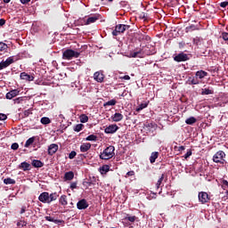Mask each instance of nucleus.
Wrapping results in <instances>:
<instances>
[{"label": "nucleus", "instance_id": "obj_1", "mask_svg": "<svg viewBox=\"0 0 228 228\" xmlns=\"http://www.w3.org/2000/svg\"><path fill=\"white\" fill-rule=\"evenodd\" d=\"M115 156V146H108L101 154L100 159H111Z\"/></svg>", "mask_w": 228, "mask_h": 228}, {"label": "nucleus", "instance_id": "obj_2", "mask_svg": "<svg viewBox=\"0 0 228 228\" xmlns=\"http://www.w3.org/2000/svg\"><path fill=\"white\" fill-rule=\"evenodd\" d=\"M80 53L76 52L72 49H67L62 53L63 60H72V58H79Z\"/></svg>", "mask_w": 228, "mask_h": 228}, {"label": "nucleus", "instance_id": "obj_3", "mask_svg": "<svg viewBox=\"0 0 228 228\" xmlns=\"http://www.w3.org/2000/svg\"><path fill=\"white\" fill-rule=\"evenodd\" d=\"M134 222H138V216H133L131 214H126L124 218H123V224H126L128 225L130 228H133V224Z\"/></svg>", "mask_w": 228, "mask_h": 228}, {"label": "nucleus", "instance_id": "obj_4", "mask_svg": "<svg viewBox=\"0 0 228 228\" xmlns=\"http://www.w3.org/2000/svg\"><path fill=\"white\" fill-rule=\"evenodd\" d=\"M214 163H220V165H224L225 163V152L224 151H217L213 156Z\"/></svg>", "mask_w": 228, "mask_h": 228}, {"label": "nucleus", "instance_id": "obj_5", "mask_svg": "<svg viewBox=\"0 0 228 228\" xmlns=\"http://www.w3.org/2000/svg\"><path fill=\"white\" fill-rule=\"evenodd\" d=\"M19 58L15 56H11L7 58L5 61H2L0 62V70H3L4 69H7V67H10L12 63H15V61H18Z\"/></svg>", "mask_w": 228, "mask_h": 228}, {"label": "nucleus", "instance_id": "obj_6", "mask_svg": "<svg viewBox=\"0 0 228 228\" xmlns=\"http://www.w3.org/2000/svg\"><path fill=\"white\" fill-rule=\"evenodd\" d=\"M131 26L124 25V24H118L115 27V29L112 31L113 37H118L120 33H124L126 29H129Z\"/></svg>", "mask_w": 228, "mask_h": 228}, {"label": "nucleus", "instance_id": "obj_7", "mask_svg": "<svg viewBox=\"0 0 228 228\" xmlns=\"http://www.w3.org/2000/svg\"><path fill=\"white\" fill-rule=\"evenodd\" d=\"M199 200L201 204H208L209 200H211V198H209V194L206 191H200L198 195Z\"/></svg>", "mask_w": 228, "mask_h": 228}, {"label": "nucleus", "instance_id": "obj_8", "mask_svg": "<svg viewBox=\"0 0 228 228\" xmlns=\"http://www.w3.org/2000/svg\"><path fill=\"white\" fill-rule=\"evenodd\" d=\"M101 20V14H93L87 18V20L85 22V26H90V24H94V22H97V20Z\"/></svg>", "mask_w": 228, "mask_h": 228}, {"label": "nucleus", "instance_id": "obj_9", "mask_svg": "<svg viewBox=\"0 0 228 228\" xmlns=\"http://www.w3.org/2000/svg\"><path fill=\"white\" fill-rule=\"evenodd\" d=\"M188 60H190V57L187 53H180L174 57V61H177L178 63H180L181 61H188Z\"/></svg>", "mask_w": 228, "mask_h": 228}, {"label": "nucleus", "instance_id": "obj_10", "mask_svg": "<svg viewBox=\"0 0 228 228\" xmlns=\"http://www.w3.org/2000/svg\"><path fill=\"white\" fill-rule=\"evenodd\" d=\"M117 131H118V126H117L115 124L114 125H110L104 130L106 134H113L117 133Z\"/></svg>", "mask_w": 228, "mask_h": 228}, {"label": "nucleus", "instance_id": "obj_11", "mask_svg": "<svg viewBox=\"0 0 228 228\" xmlns=\"http://www.w3.org/2000/svg\"><path fill=\"white\" fill-rule=\"evenodd\" d=\"M88 206H89L88 201H86V200L85 199L78 200V202L77 203V209H80V210L86 209Z\"/></svg>", "mask_w": 228, "mask_h": 228}, {"label": "nucleus", "instance_id": "obj_12", "mask_svg": "<svg viewBox=\"0 0 228 228\" xmlns=\"http://www.w3.org/2000/svg\"><path fill=\"white\" fill-rule=\"evenodd\" d=\"M38 200L43 202V204H49V192H42L38 197Z\"/></svg>", "mask_w": 228, "mask_h": 228}, {"label": "nucleus", "instance_id": "obj_13", "mask_svg": "<svg viewBox=\"0 0 228 228\" xmlns=\"http://www.w3.org/2000/svg\"><path fill=\"white\" fill-rule=\"evenodd\" d=\"M45 219L47 222H53V224H55V225H60V224H63L62 220L56 219V217H54L53 216H45Z\"/></svg>", "mask_w": 228, "mask_h": 228}, {"label": "nucleus", "instance_id": "obj_14", "mask_svg": "<svg viewBox=\"0 0 228 228\" xmlns=\"http://www.w3.org/2000/svg\"><path fill=\"white\" fill-rule=\"evenodd\" d=\"M19 94H20V91L19 89H13L11 90L10 92H8L6 94V99L12 100L13 99V97H17V95H19Z\"/></svg>", "mask_w": 228, "mask_h": 228}, {"label": "nucleus", "instance_id": "obj_15", "mask_svg": "<svg viewBox=\"0 0 228 228\" xmlns=\"http://www.w3.org/2000/svg\"><path fill=\"white\" fill-rule=\"evenodd\" d=\"M58 152V144L52 143L48 147V154L49 156H53V154H56Z\"/></svg>", "mask_w": 228, "mask_h": 228}, {"label": "nucleus", "instance_id": "obj_16", "mask_svg": "<svg viewBox=\"0 0 228 228\" xmlns=\"http://www.w3.org/2000/svg\"><path fill=\"white\" fill-rule=\"evenodd\" d=\"M94 77L97 83H102V81H104V74H102L101 71H96L94 74Z\"/></svg>", "mask_w": 228, "mask_h": 228}, {"label": "nucleus", "instance_id": "obj_17", "mask_svg": "<svg viewBox=\"0 0 228 228\" xmlns=\"http://www.w3.org/2000/svg\"><path fill=\"white\" fill-rule=\"evenodd\" d=\"M20 79H23L24 81H34L35 77L26 73V72H21L20 75Z\"/></svg>", "mask_w": 228, "mask_h": 228}, {"label": "nucleus", "instance_id": "obj_18", "mask_svg": "<svg viewBox=\"0 0 228 228\" xmlns=\"http://www.w3.org/2000/svg\"><path fill=\"white\" fill-rule=\"evenodd\" d=\"M111 119L113 122H120L124 119V115L121 113L116 112L114 115L111 116Z\"/></svg>", "mask_w": 228, "mask_h": 228}, {"label": "nucleus", "instance_id": "obj_19", "mask_svg": "<svg viewBox=\"0 0 228 228\" xmlns=\"http://www.w3.org/2000/svg\"><path fill=\"white\" fill-rule=\"evenodd\" d=\"M90 149H92V144L90 142H84L80 146L81 152H88V151H90Z\"/></svg>", "mask_w": 228, "mask_h": 228}, {"label": "nucleus", "instance_id": "obj_20", "mask_svg": "<svg viewBox=\"0 0 228 228\" xmlns=\"http://www.w3.org/2000/svg\"><path fill=\"white\" fill-rule=\"evenodd\" d=\"M20 170L23 172H28V170H31V165L28 162H22L20 167Z\"/></svg>", "mask_w": 228, "mask_h": 228}, {"label": "nucleus", "instance_id": "obj_21", "mask_svg": "<svg viewBox=\"0 0 228 228\" xmlns=\"http://www.w3.org/2000/svg\"><path fill=\"white\" fill-rule=\"evenodd\" d=\"M32 167H34V168H42V167H44V162L38 159H34L32 160Z\"/></svg>", "mask_w": 228, "mask_h": 228}, {"label": "nucleus", "instance_id": "obj_22", "mask_svg": "<svg viewBox=\"0 0 228 228\" xmlns=\"http://www.w3.org/2000/svg\"><path fill=\"white\" fill-rule=\"evenodd\" d=\"M99 172H100V174H102V175H104L108 174V172H110V166L109 165H103L102 167H101L99 168Z\"/></svg>", "mask_w": 228, "mask_h": 228}, {"label": "nucleus", "instance_id": "obj_23", "mask_svg": "<svg viewBox=\"0 0 228 228\" xmlns=\"http://www.w3.org/2000/svg\"><path fill=\"white\" fill-rule=\"evenodd\" d=\"M157 158H159V152H158V151L151 152V157H150V163H151V164L156 163Z\"/></svg>", "mask_w": 228, "mask_h": 228}, {"label": "nucleus", "instance_id": "obj_24", "mask_svg": "<svg viewBox=\"0 0 228 228\" xmlns=\"http://www.w3.org/2000/svg\"><path fill=\"white\" fill-rule=\"evenodd\" d=\"M208 76V72L204 70H199L196 72L195 77H199V79H204Z\"/></svg>", "mask_w": 228, "mask_h": 228}, {"label": "nucleus", "instance_id": "obj_25", "mask_svg": "<svg viewBox=\"0 0 228 228\" xmlns=\"http://www.w3.org/2000/svg\"><path fill=\"white\" fill-rule=\"evenodd\" d=\"M64 179L65 181H72V179H74V172H66L64 175Z\"/></svg>", "mask_w": 228, "mask_h": 228}, {"label": "nucleus", "instance_id": "obj_26", "mask_svg": "<svg viewBox=\"0 0 228 228\" xmlns=\"http://www.w3.org/2000/svg\"><path fill=\"white\" fill-rule=\"evenodd\" d=\"M164 180H165V174H162L156 183L157 190H159V188L161 187V184H163Z\"/></svg>", "mask_w": 228, "mask_h": 228}, {"label": "nucleus", "instance_id": "obj_27", "mask_svg": "<svg viewBox=\"0 0 228 228\" xmlns=\"http://www.w3.org/2000/svg\"><path fill=\"white\" fill-rule=\"evenodd\" d=\"M58 197H60V195H58L57 192H53V193L49 194V204H51V202L56 200L58 199Z\"/></svg>", "mask_w": 228, "mask_h": 228}, {"label": "nucleus", "instance_id": "obj_28", "mask_svg": "<svg viewBox=\"0 0 228 228\" xmlns=\"http://www.w3.org/2000/svg\"><path fill=\"white\" fill-rule=\"evenodd\" d=\"M59 202L62 206H67V204H69V202L67 201V195H61L59 199Z\"/></svg>", "mask_w": 228, "mask_h": 228}, {"label": "nucleus", "instance_id": "obj_29", "mask_svg": "<svg viewBox=\"0 0 228 228\" xmlns=\"http://www.w3.org/2000/svg\"><path fill=\"white\" fill-rule=\"evenodd\" d=\"M194 45H202V43L204 42V39H202V37H195L192 40Z\"/></svg>", "mask_w": 228, "mask_h": 228}, {"label": "nucleus", "instance_id": "obj_30", "mask_svg": "<svg viewBox=\"0 0 228 228\" xmlns=\"http://www.w3.org/2000/svg\"><path fill=\"white\" fill-rule=\"evenodd\" d=\"M195 122H197V118H195L194 117L188 118L185 120V124H187V126H193Z\"/></svg>", "mask_w": 228, "mask_h": 228}, {"label": "nucleus", "instance_id": "obj_31", "mask_svg": "<svg viewBox=\"0 0 228 228\" xmlns=\"http://www.w3.org/2000/svg\"><path fill=\"white\" fill-rule=\"evenodd\" d=\"M115 104H117V100L112 99V100L103 103V108H108V106H115Z\"/></svg>", "mask_w": 228, "mask_h": 228}, {"label": "nucleus", "instance_id": "obj_32", "mask_svg": "<svg viewBox=\"0 0 228 228\" xmlns=\"http://www.w3.org/2000/svg\"><path fill=\"white\" fill-rule=\"evenodd\" d=\"M6 51H8V45L4 42H0V53H6Z\"/></svg>", "mask_w": 228, "mask_h": 228}, {"label": "nucleus", "instance_id": "obj_33", "mask_svg": "<svg viewBox=\"0 0 228 228\" xmlns=\"http://www.w3.org/2000/svg\"><path fill=\"white\" fill-rule=\"evenodd\" d=\"M142 50L136 51V52H132L130 53L131 58H142Z\"/></svg>", "mask_w": 228, "mask_h": 228}, {"label": "nucleus", "instance_id": "obj_34", "mask_svg": "<svg viewBox=\"0 0 228 228\" xmlns=\"http://www.w3.org/2000/svg\"><path fill=\"white\" fill-rule=\"evenodd\" d=\"M213 94H215V92L208 88L202 89V92H201V95H211Z\"/></svg>", "mask_w": 228, "mask_h": 228}, {"label": "nucleus", "instance_id": "obj_35", "mask_svg": "<svg viewBox=\"0 0 228 228\" xmlns=\"http://www.w3.org/2000/svg\"><path fill=\"white\" fill-rule=\"evenodd\" d=\"M35 142V136L28 138L25 142V147L28 148L29 145H33Z\"/></svg>", "mask_w": 228, "mask_h": 228}, {"label": "nucleus", "instance_id": "obj_36", "mask_svg": "<svg viewBox=\"0 0 228 228\" xmlns=\"http://www.w3.org/2000/svg\"><path fill=\"white\" fill-rule=\"evenodd\" d=\"M83 127H85V125L83 124H77L74 126L73 130L76 132V133H79L80 131H83Z\"/></svg>", "mask_w": 228, "mask_h": 228}, {"label": "nucleus", "instance_id": "obj_37", "mask_svg": "<svg viewBox=\"0 0 228 228\" xmlns=\"http://www.w3.org/2000/svg\"><path fill=\"white\" fill-rule=\"evenodd\" d=\"M40 122L43 126H47V124H51V119L47 117H44L41 118Z\"/></svg>", "mask_w": 228, "mask_h": 228}, {"label": "nucleus", "instance_id": "obj_38", "mask_svg": "<svg viewBox=\"0 0 228 228\" xmlns=\"http://www.w3.org/2000/svg\"><path fill=\"white\" fill-rule=\"evenodd\" d=\"M86 142H97V135L90 134L86 138Z\"/></svg>", "mask_w": 228, "mask_h": 228}, {"label": "nucleus", "instance_id": "obj_39", "mask_svg": "<svg viewBox=\"0 0 228 228\" xmlns=\"http://www.w3.org/2000/svg\"><path fill=\"white\" fill-rule=\"evenodd\" d=\"M147 106H149V103H148V102L141 103V104L136 108V111H142V110H145V108H147Z\"/></svg>", "mask_w": 228, "mask_h": 228}, {"label": "nucleus", "instance_id": "obj_40", "mask_svg": "<svg viewBox=\"0 0 228 228\" xmlns=\"http://www.w3.org/2000/svg\"><path fill=\"white\" fill-rule=\"evenodd\" d=\"M80 122L82 124H86V122H88V116H86V114L80 115Z\"/></svg>", "mask_w": 228, "mask_h": 228}, {"label": "nucleus", "instance_id": "obj_41", "mask_svg": "<svg viewBox=\"0 0 228 228\" xmlns=\"http://www.w3.org/2000/svg\"><path fill=\"white\" fill-rule=\"evenodd\" d=\"M15 180L14 179H12V178H5L4 179V184H15Z\"/></svg>", "mask_w": 228, "mask_h": 228}, {"label": "nucleus", "instance_id": "obj_42", "mask_svg": "<svg viewBox=\"0 0 228 228\" xmlns=\"http://www.w3.org/2000/svg\"><path fill=\"white\" fill-rule=\"evenodd\" d=\"M195 29H197V27H195V25H191L186 27L185 31L186 33H190V31H195Z\"/></svg>", "mask_w": 228, "mask_h": 228}, {"label": "nucleus", "instance_id": "obj_43", "mask_svg": "<svg viewBox=\"0 0 228 228\" xmlns=\"http://www.w3.org/2000/svg\"><path fill=\"white\" fill-rule=\"evenodd\" d=\"M77 155V153L76 152V151H72L69 154V159H74V158H76Z\"/></svg>", "mask_w": 228, "mask_h": 228}, {"label": "nucleus", "instance_id": "obj_44", "mask_svg": "<svg viewBox=\"0 0 228 228\" xmlns=\"http://www.w3.org/2000/svg\"><path fill=\"white\" fill-rule=\"evenodd\" d=\"M27 223L25 221H20L17 223L18 227H26Z\"/></svg>", "mask_w": 228, "mask_h": 228}, {"label": "nucleus", "instance_id": "obj_45", "mask_svg": "<svg viewBox=\"0 0 228 228\" xmlns=\"http://www.w3.org/2000/svg\"><path fill=\"white\" fill-rule=\"evenodd\" d=\"M191 154H193L191 150H188L187 152L185 153V155L183 156V158L185 159H188V158H190V156H191Z\"/></svg>", "mask_w": 228, "mask_h": 228}, {"label": "nucleus", "instance_id": "obj_46", "mask_svg": "<svg viewBox=\"0 0 228 228\" xmlns=\"http://www.w3.org/2000/svg\"><path fill=\"white\" fill-rule=\"evenodd\" d=\"M200 82L199 81V79H197V77L196 78L193 77L191 80V85H199Z\"/></svg>", "mask_w": 228, "mask_h": 228}, {"label": "nucleus", "instance_id": "obj_47", "mask_svg": "<svg viewBox=\"0 0 228 228\" xmlns=\"http://www.w3.org/2000/svg\"><path fill=\"white\" fill-rule=\"evenodd\" d=\"M222 38H223L225 42H228V33H227V32H223V33H222Z\"/></svg>", "mask_w": 228, "mask_h": 228}, {"label": "nucleus", "instance_id": "obj_48", "mask_svg": "<svg viewBox=\"0 0 228 228\" xmlns=\"http://www.w3.org/2000/svg\"><path fill=\"white\" fill-rule=\"evenodd\" d=\"M11 149L12 151H17L19 149V143H17V142L12 143L11 146Z\"/></svg>", "mask_w": 228, "mask_h": 228}, {"label": "nucleus", "instance_id": "obj_49", "mask_svg": "<svg viewBox=\"0 0 228 228\" xmlns=\"http://www.w3.org/2000/svg\"><path fill=\"white\" fill-rule=\"evenodd\" d=\"M140 17L141 19H143V20H149V16L145 12H142Z\"/></svg>", "mask_w": 228, "mask_h": 228}, {"label": "nucleus", "instance_id": "obj_50", "mask_svg": "<svg viewBox=\"0 0 228 228\" xmlns=\"http://www.w3.org/2000/svg\"><path fill=\"white\" fill-rule=\"evenodd\" d=\"M223 188H224V190L228 189V181L227 180H223Z\"/></svg>", "mask_w": 228, "mask_h": 228}, {"label": "nucleus", "instance_id": "obj_51", "mask_svg": "<svg viewBox=\"0 0 228 228\" xmlns=\"http://www.w3.org/2000/svg\"><path fill=\"white\" fill-rule=\"evenodd\" d=\"M134 175V171H128L125 177H133Z\"/></svg>", "mask_w": 228, "mask_h": 228}, {"label": "nucleus", "instance_id": "obj_52", "mask_svg": "<svg viewBox=\"0 0 228 228\" xmlns=\"http://www.w3.org/2000/svg\"><path fill=\"white\" fill-rule=\"evenodd\" d=\"M6 118H8V116H6V114L0 113V120H6Z\"/></svg>", "mask_w": 228, "mask_h": 228}, {"label": "nucleus", "instance_id": "obj_53", "mask_svg": "<svg viewBox=\"0 0 228 228\" xmlns=\"http://www.w3.org/2000/svg\"><path fill=\"white\" fill-rule=\"evenodd\" d=\"M76 188H77V183H76V182L71 183L70 189L71 190H76Z\"/></svg>", "mask_w": 228, "mask_h": 228}, {"label": "nucleus", "instance_id": "obj_54", "mask_svg": "<svg viewBox=\"0 0 228 228\" xmlns=\"http://www.w3.org/2000/svg\"><path fill=\"white\" fill-rule=\"evenodd\" d=\"M221 8H227L228 6V2H221L220 3Z\"/></svg>", "mask_w": 228, "mask_h": 228}, {"label": "nucleus", "instance_id": "obj_55", "mask_svg": "<svg viewBox=\"0 0 228 228\" xmlns=\"http://www.w3.org/2000/svg\"><path fill=\"white\" fill-rule=\"evenodd\" d=\"M120 78L129 81V79H131V77H129V75H125V76L121 77Z\"/></svg>", "mask_w": 228, "mask_h": 228}, {"label": "nucleus", "instance_id": "obj_56", "mask_svg": "<svg viewBox=\"0 0 228 228\" xmlns=\"http://www.w3.org/2000/svg\"><path fill=\"white\" fill-rule=\"evenodd\" d=\"M4 24H6V20H4V19H0V27H1V26H4Z\"/></svg>", "mask_w": 228, "mask_h": 228}, {"label": "nucleus", "instance_id": "obj_57", "mask_svg": "<svg viewBox=\"0 0 228 228\" xmlns=\"http://www.w3.org/2000/svg\"><path fill=\"white\" fill-rule=\"evenodd\" d=\"M20 215H24V213H26V206H23L20 209Z\"/></svg>", "mask_w": 228, "mask_h": 228}, {"label": "nucleus", "instance_id": "obj_58", "mask_svg": "<svg viewBox=\"0 0 228 228\" xmlns=\"http://www.w3.org/2000/svg\"><path fill=\"white\" fill-rule=\"evenodd\" d=\"M31 0H20L21 4H28Z\"/></svg>", "mask_w": 228, "mask_h": 228}, {"label": "nucleus", "instance_id": "obj_59", "mask_svg": "<svg viewBox=\"0 0 228 228\" xmlns=\"http://www.w3.org/2000/svg\"><path fill=\"white\" fill-rule=\"evenodd\" d=\"M126 1H121L120 3H119V4H120V6H125L126 5Z\"/></svg>", "mask_w": 228, "mask_h": 228}, {"label": "nucleus", "instance_id": "obj_60", "mask_svg": "<svg viewBox=\"0 0 228 228\" xmlns=\"http://www.w3.org/2000/svg\"><path fill=\"white\" fill-rule=\"evenodd\" d=\"M184 149H186L184 146H180L179 147V151H184Z\"/></svg>", "mask_w": 228, "mask_h": 228}, {"label": "nucleus", "instance_id": "obj_61", "mask_svg": "<svg viewBox=\"0 0 228 228\" xmlns=\"http://www.w3.org/2000/svg\"><path fill=\"white\" fill-rule=\"evenodd\" d=\"M25 115H26V117H29V110H26Z\"/></svg>", "mask_w": 228, "mask_h": 228}, {"label": "nucleus", "instance_id": "obj_62", "mask_svg": "<svg viewBox=\"0 0 228 228\" xmlns=\"http://www.w3.org/2000/svg\"><path fill=\"white\" fill-rule=\"evenodd\" d=\"M10 1H12V0H4V3L8 4V3H10Z\"/></svg>", "mask_w": 228, "mask_h": 228}, {"label": "nucleus", "instance_id": "obj_63", "mask_svg": "<svg viewBox=\"0 0 228 228\" xmlns=\"http://www.w3.org/2000/svg\"><path fill=\"white\" fill-rule=\"evenodd\" d=\"M89 186H92V182H86Z\"/></svg>", "mask_w": 228, "mask_h": 228}, {"label": "nucleus", "instance_id": "obj_64", "mask_svg": "<svg viewBox=\"0 0 228 228\" xmlns=\"http://www.w3.org/2000/svg\"><path fill=\"white\" fill-rule=\"evenodd\" d=\"M109 1V3H113V0H108Z\"/></svg>", "mask_w": 228, "mask_h": 228}]
</instances>
